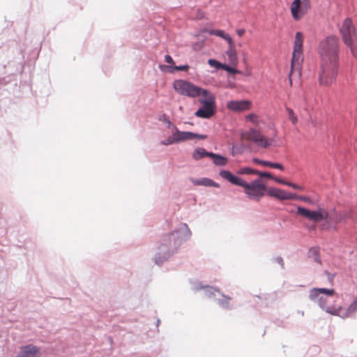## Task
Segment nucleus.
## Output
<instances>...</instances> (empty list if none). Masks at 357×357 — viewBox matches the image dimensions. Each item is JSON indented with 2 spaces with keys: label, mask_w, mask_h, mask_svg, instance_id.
<instances>
[{
  "label": "nucleus",
  "mask_w": 357,
  "mask_h": 357,
  "mask_svg": "<svg viewBox=\"0 0 357 357\" xmlns=\"http://www.w3.org/2000/svg\"><path fill=\"white\" fill-rule=\"evenodd\" d=\"M241 139L254 142L257 146L262 148H268L271 146L273 139L267 138L255 128H251L241 134Z\"/></svg>",
  "instance_id": "nucleus-7"
},
{
  "label": "nucleus",
  "mask_w": 357,
  "mask_h": 357,
  "mask_svg": "<svg viewBox=\"0 0 357 357\" xmlns=\"http://www.w3.org/2000/svg\"><path fill=\"white\" fill-rule=\"evenodd\" d=\"M304 36L301 32H296L294 42V48L292 52L291 70L289 74L290 85H292V75L297 73L298 75L301 73V64L303 61V47Z\"/></svg>",
  "instance_id": "nucleus-6"
},
{
  "label": "nucleus",
  "mask_w": 357,
  "mask_h": 357,
  "mask_svg": "<svg viewBox=\"0 0 357 357\" xmlns=\"http://www.w3.org/2000/svg\"><path fill=\"white\" fill-rule=\"evenodd\" d=\"M173 88L178 93L190 98L200 97L199 102L202 104L196 112L197 117L209 119L215 112V96L208 90L199 87L190 82L177 79L173 83Z\"/></svg>",
  "instance_id": "nucleus-2"
},
{
  "label": "nucleus",
  "mask_w": 357,
  "mask_h": 357,
  "mask_svg": "<svg viewBox=\"0 0 357 357\" xmlns=\"http://www.w3.org/2000/svg\"><path fill=\"white\" fill-rule=\"evenodd\" d=\"M270 167L278 169H280V170H283L284 169V166L282 164L276 163V162H271V167Z\"/></svg>",
  "instance_id": "nucleus-32"
},
{
  "label": "nucleus",
  "mask_w": 357,
  "mask_h": 357,
  "mask_svg": "<svg viewBox=\"0 0 357 357\" xmlns=\"http://www.w3.org/2000/svg\"><path fill=\"white\" fill-rule=\"evenodd\" d=\"M311 8L310 0H294L291 4L290 11L295 21L300 20Z\"/></svg>",
  "instance_id": "nucleus-9"
},
{
  "label": "nucleus",
  "mask_w": 357,
  "mask_h": 357,
  "mask_svg": "<svg viewBox=\"0 0 357 357\" xmlns=\"http://www.w3.org/2000/svg\"><path fill=\"white\" fill-rule=\"evenodd\" d=\"M287 112L288 113L289 120L294 125H295L298 121V119L296 114H294L293 109L291 108H287Z\"/></svg>",
  "instance_id": "nucleus-21"
},
{
  "label": "nucleus",
  "mask_w": 357,
  "mask_h": 357,
  "mask_svg": "<svg viewBox=\"0 0 357 357\" xmlns=\"http://www.w3.org/2000/svg\"><path fill=\"white\" fill-rule=\"evenodd\" d=\"M294 199H298V200L303 201V202H307V203L312 202L310 198L308 197H306V196H301V195H296V197H294Z\"/></svg>",
  "instance_id": "nucleus-28"
},
{
  "label": "nucleus",
  "mask_w": 357,
  "mask_h": 357,
  "mask_svg": "<svg viewBox=\"0 0 357 357\" xmlns=\"http://www.w3.org/2000/svg\"><path fill=\"white\" fill-rule=\"evenodd\" d=\"M245 119L254 124L258 123V117L255 114H250L246 116Z\"/></svg>",
  "instance_id": "nucleus-24"
},
{
  "label": "nucleus",
  "mask_w": 357,
  "mask_h": 357,
  "mask_svg": "<svg viewBox=\"0 0 357 357\" xmlns=\"http://www.w3.org/2000/svg\"><path fill=\"white\" fill-rule=\"evenodd\" d=\"M252 162L256 164H259L265 167H271V162L269 161L261 160L258 158H253Z\"/></svg>",
  "instance_id": "nucleus-26"
},
{
  "label": "nucleus",
  "mask_w": 357,
  "mask_h": 357,
  "mask_svg": "<svg viewBox=\"0 0 357 357\" xmlns=\"http://www.w3.org/2000/svg\"><path fill=\"white\" fill-rule=\"evenodd\" d=\"M344 43L349 47L352 55L357 59V29L352 20L344 19L339 28Z\"/></svg>",
  "instance_id": "nucleus-5"
},
{
  "label": "nucleus",
  "mask_w": 357,
  "mask_h": 357,
  "mask_svg": "<svg viewBox=\"0 0 357 357\" xmlns=\"http://www.w3.org/2000/svg\"><path fill=\"white\" fill-rule=\"evenodd\" d=\"M343 219V216H340L338 220H337V222H340Z\"/></svg>",
  "instance_id": "nucleus-38"
},
{
  "label": "nucleus",
  "mask_w": 357,
  "mask_h": 357,
  "mask_svg": "<svg viewBox=\"0 0 357 357\" xmlns=\"http://www.w3.org/2000/svg\"><path fill=\"white\" fill-rule=\"evenodd\" d=\"M266 193L268 195L273 197L280 201L294 199L296 197V194L287 192L283 190L275 188H266Z\"/></svg>",
  "instance_id": "nucleus-13"
},
{
  "label": "nucleus",
  "mask_w": 357,
  "mask_h": 357,
  "mask_svg": "<svg viewBox=\"0 0 357 357\" xmlns=\"http://www.w3.org/2000/svg\"><path fill=\"white\" fill-rule=\"evenodd\" d=\"M277 262L282 266H284L283 259L281 257L276 258Z\"/></svg>",
  "instance_id": "nucleus-37"
},
{
  "label": "nucleus",
  "mask_w": 357,
  "mask_h": 357,
  "mask_svg": "<svg viewBox=\"0 0 357 357\" xmlns=\"http://www.w3.org/2000/svg\"><path fill=\"white\" fill-rule=\"evenodd\" d=\"M40 351L39 348L33 344L22 346L17 357H40Z\"/></svg>",
  "instance_id": "nucleus-14"
},
{
  "label": "nucleus",
  "mask_w": 357,
  "mask_h": 357,
  "mask_svg": "<svg viewBox=\"0 0 357 357\" xmlns=\"http://www.w3.org/2000/svg\"><path fill=\"white\" fill-rule=\"evenodd\" d=\"M256 175H258L261 178V177H265V178H273V176L271 175V173L269 172H260L258 170V173L256 174Z\"/></svg>",
  "instance_id": "nucleus-29"
},
{
  "label": "nucleus",
  "mask_w": 357,
  "mask_h": 357,
  "mask_svg": "<svg viewBox=\"0 0 357 357\" xmlns=\"http://www.w3.org/2000/svg\"><path fill=\"white\" fill-rule=\"evenodd\" d=\"M193 183L197 185L213 186L218 188L219 185L209 178H202L201 180H195Z\"/></svg>",
  "instance_id": "nucleus-19"
},
{
  "label": "nucleus",
  "mask_w": 357,
  "mask_h": 357,
  "mask_svg": "<svg viewBox=\"0 0 357 357\" xmlns=\"http://www.w3.org/2000/svg\"><path fill=\"white\" fill-rule=\"evenodd\" d=\"M174 143H176V142L174 139V133L171 137L161 142V144L165 146L170 145Z\"/></svg>",
  "instance_id": "nucleus-25"
},
{
  "label": "nucleus",
  "mask_w": 357,
  "mask_h": 357,
  "mask_svg": "<svg viewBox=\"0 0 357 357\" xmlns=\"http://www.w3.org/2000/svg\"><path fill=\"white\" fill-rule=\"evenodd\" d=\"M236 32L238 36L241 37L245 33V31L243 29H238L236 30Z\"/></svg>",
  "instance_id": "nucleus-36"
},
{
  "label": "nucleus",
  "mask_w": 357,
  "mask_h": 357,
  "mask_svg": "<svg viewBox=\"0 0 357 357\" xmlns=\"http://www.w3.org/2000/svg\"><path fill=\"white\" fill-rule=\"evenodd\" d=\"M210 158L213 159V163L218 166H225L227 165V163L228 162V160L227 158H225L221 155H218V154L213 153H212L210 155Z\"/></svg>",
  "instance_id": "nucleus-17"
},
{
  "label": "nucleus",
  "mask_w": 357,
  "mask_h": 357,
  "mask_svg": "<svg viewBox=\"0 0 357 357\" xmlns=\"http://www.w3.org/2000/svg\"><path fill=\"white\" fill-rule=\"evenodd\" d=\"M204 32H208L210 35H215V36H219V37L223 38L224 40H225L228 44L231 43V42L233 41L231 37L229 34L226 33L222 30L215 29V30H208V31L206 29H202L199 31V34L200 35Z\"/></svg>",
  "instance_id": "nucleus-16"
},
{
  "label": "nucleus",
  "mask_w": 357,
  "mask_h": 357,
  "mask_svg": "<svg viewBox=\"0 0 357 357\" xmlns=\"http://www.w3.org/2000/svg\"><path fill=\"white\" fill-rule=\"evenodd\" d=\"M181 238L178 232H173L165 235L162 239V245L169 248L172 251L176 250L180 245Z\"/></svg>",
  "instance_id": "nucleus-12"
},
{
  "label": "nucleus",
  "mask_w": 357,
  "mask_h": 357,
  "mask_svg": "<svg viewBox=\"0 0 357 357\" xmlns=\"http://www.w3.org/2000/svg\"><path fill=\"white\" fill-rule=\"evenodd\" d=\"M222 69L231 74L241 73V72L236 70V68L229 66L226 64H223V66H222Z\"/></svg>",
  "instance_id": "nucleus-22"
},
{
  "label": "nucleus",
  "mask_w": 357,
  "mask_h": 357,
  "mask_svg": "<svg viewBox=\"0 0 357 357\" xmlns=\"http://www.w3.org/2000/svg\"><path fill=\"white\" fill-rule=\"evenodd\" d=\"M297 215L305 218L311 221L318 222L322 220L330 222L328 213L324 208L317 211H311L302 206L297 207Z\"/></svg>",
  "instance_id": "nucleus-8"
},
{
  "label": "nucleus",
  "mask_w": 357,
  "mask_h": 357,
  "mask_svg": "<svg viewBox=\"0 0 357 357\" xmlns=\"http://www.w3.org/2000/svg\"><path fill=\"white\" fill-rule=\"evenodd\" d=\"M228 45L229 47L226 51V54L228 57L229 63L232 66H236L238 63V57L234 41H232L231 43H229Z\"/></svg>",
  "instance_id": "nucleus-15"
},
{
  "label": "nucleus",
  "mask_w": 357,
  "mask_h": 357,
  "mask_svg": "<svg viewBox=\"0 0 357 357\" xmlns=\"http://www.w3.org/2000/svg\"><path fill=\"white\" fill-rule=\"evenodd\" d=\"M212 153L211 152H208L206 151L203 148H198L197 149H195L192 153V158L195 160H199L200 159H202V158L204 157H209L210 158V155Z\"/></svg>",
  "instance_id": "nucleus-18"
},
{
  "label": "nucleus",
  "mask_w": 357,
  "mask_h": 357,
  "mask_svg": "<svg viewBox=\"0 0 357 357\" xmlns=\"http://www.w3.org/2000/svg\"><path fill=\"white\" fill-rule=\"evenodd\" d=\"M204 16L205 14L204 12H202V10H197L195 17L197 20H201L203 19Z\"/></svg>",
  "instance_id": "nucleus-34"
},
{
  "label": "nucleus",
  "mask_w": 357,
  "mask_h": 357,
  "mask_svg": "<svg viewBox=\"0 0 357 357\" xmlns=\"http://www.w3.org/2000/svg\"><path fill=\"white\" fill-rule=\"evenodd\" d=\"M287 186L291 187L294 189H296V190H301V191L304 190L303 186L298 185L297 184H295V183H293L291 182H288Z\"/></svg>",
  "instance_id": "nucleus-30"
},
{
  "label": "nucleus",
  "mask_w": 357,
  "mask_h": 357,
  "mask_svg": "<svg viewBox=\"0 0 357 357\" xmlns=\"http://www.w3.org/2000/svg\"><path fill=\"white\" fill-rule=\"evenodd\" d=\"M227 299L230 300L231 298L229 297H226Z\"/></svg>",
  "instance_id": "nucleus-39"
},
{
  "label": "nucleus",
  "mask_w": 357,
  "mask_h": 357,
  "mask_svg": "<svg viewBox=\"0 0 357 357\" xmlns=\"http://www.w3.org/2000/svg\"><path fill=\"white\" fill-rule=\"evenodd\" d=\"M311 252H312L314 254V261L319 264H321V260L317 255V251L316 249H312L310 251Z\"/></svg>",
  "instance_id": "nucleus-31"
},
{
  "label": "nucleus",
  "mask_w": 357,
  "mask_h": 357,
  "mask_svg": "<svg viewBox=\"0 0 357 357\" xmlns=\"http://www.w3.org/2000/svg\"><path fill=\"white\" fill-rule=\"evenodd\" d=\"M173 133L174 135V139L176 142V143L188 140H192L194 139H205L206 138V135H199L192 132L180 131L176 127L174 128V131L173 132Z\"/></svg>",
  "instance_id": "nucleus-10"
},
{
  "label": "nucleus",
  "mask_w": 357,
  "mask_h": 357,
  "mask_svg": "<svg viewBox=\"0 0 357 357\" xmlns=\"http://www.w3.org/2000/svg\"><path fill=\"white\" fill-rule=\"evenodd\" d=\"M271 179L274 180L275 181H276L278 183L283 184L285 185H287V183H288V181H285L281 178H278V177L273 176V178H271Z\"/></svg>",
  "instance_id": "nucleus-33"
},
{
  "label": "nucleus",
  "mask_w": 357,
  "mask_h": 357,
  "mask_svg": "<svg viewBox=\"0 0 357 357\" xmlns=\"http://www.w3.org/2000/svg\"><path fill=\"white\" fill-rule=\"evenodd\" d=\"M258 170L250 167H243L238 171V174H256Z\"/></svg>",
  "instance_id": "nucleus-20"
},
{
  "label": "nucleus",
  "mask_w": 357,
  "mask_h": 357,
  "mask_svg": "<svg viewBox=\"0 0 357 357\" xmlns=\"http://www.w3.org/2000/svg\"><path fill=\"white\" fill-rule=\"evenodd\" d=\"M165 62H167V63H168L169 64H172V63H174L173 59L169 55H166L165 56Z\"/></svg>",
  "instance_id": "nucleus-35"
},
{
  "label": "nucleus",
  "mask_w": 357,
  "mask_h": 357,
  "mask_svg": "<svg viewBox=\"0 0 357 357\" xmlns=\"http://www.w3.org/2000/svg\"><path fill=\"white\" fill-rule=\"evenodd\" d=\"M167 68H169V69H173V70H184V71H186L188 70L189 68V66L188 65H185V66H174V67H172V66H167Z\"/></svg>",
  "instance_id": "nucleus-27"
},
{
  "label": "nucleus",
  "mask_w": 357,
  "mask_h": 357,
  "mask_svg": "<svg viewBox=\"0 0 357 357\" xmlns=\"http://www.w3.org/2000/svg\"><path fill=\"white\" fill-rule=\"evenodd\" d=\"M251 105L252 102L248 100H230L227 103V109L235 112L248 111L250 109Z\"/></svg>",
  "instance_id": "nucleus-11"
},
{
  "label": "nucleus",
  "mask_w": 357,
  "mask_h": 357,
  "mask_svg": "<svg viewBox=\"0 0 357 357\" xmlns=\"http://www.w3.org/2000/svg\"><path fill=\"white\" fill-rule=\"evenodd\" d=\"M340 43L337 36H328L321 40L318 46L320 59L319 82L329 86L336 80L338 73Z\"/></svg>",
  "instance_id": "nucleus-1"
},
{
  "label": "nucleus",
  "mask_w": 357,
  "mask_h": 357,
  "mask_svg": "<svg viewBox=\"0 0 357 357\" xmlns=\"http://www.w3.org/2000/svg\"><path fill=\"white\" fill-rule=\"evenodd\" d=\"M208 63L211 66V67H215L216 68H219V69H222V66H223V64L220 63L219 61L215 60V59H208Z\"/></svg>",
  "instance_id": "nucleus-23"
},
{
  "label": "nucleus",
  "mask_w": 357,
  "mask_h": 357,
  "mask_svg": "<svg viewBox=\"0 0 357 357\" xmlns=\"http://www.w3.org/2000/svg\"><path fill=\"white\" fill-rule=\"evenodd\" d=\"M320 294H325L326 296H333L335 294L334 289H328L325 288H314L311 290L310 294V298L312 300L317 298L319 301V304L322 308H325L326 311L331 314L340 316L342 318L348 317L351 314L355 312L357 310V297L354 301L349 305L345 312H342V307H340L337 309H333L331 307H327L322 302L323 297L320 296Z\"/></svg>",
  "instance_id": "nucleus-4"
},
{
  "label": "nucleus",
  "mask_w": 357,
  "mask_h": 357,
  "mask_svg": "<svg viewBox=\"0 0 357 357\" xmlns=\"http://www.w3.org/2000/svg\"><path fill=\"white\" fill-rule=\"evenodd\" d=\"M220 175L232 184L243 187L244 192L250 199L259 201L266 192V185L262 183L260 178L255 179L251 183H247L243 178L234 176L227 170L220 171Z\"/></svg>",
  "instance_id": "nucleus-3"
}]
</instances>
